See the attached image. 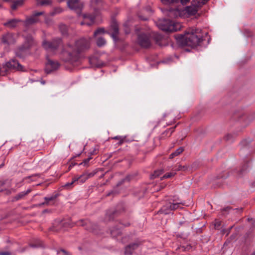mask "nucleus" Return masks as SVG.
Returning a JSON list of instances; mask_svg holds the SVG:
<instances>
[{
    "mask_svg": "<svg viewBox=\"0 0 255 255\" xmlns=\"http://www.w3.org/2000/svg\"><path fill=\"white\" fill-rule=\"evenodd\" d=\"M92 38L81 37L75 41L68 42L61 52V59L65 62L73 63L78 61L80 54L89 50Z\"/></svg>",
    "mask_w": 255,
    "mask_h": 255,
    "instance_id": "f257e3e1",
    "label": "nucleus"
},
{
    "mask_svg": "<svg viewBox=\"0 0 255 255\" xmlns=\"http://www.w3.org/2000/svg\"><path fill=\"white\" fill-rule=\"evenodd\" d=\"M175 38L181 46L194 47L199 45L203 41V34L200 29L192 28L188 30L184 35H176Z\"/></svg>",
    "mask_w": 255,
    "mask_h": 255,
    "instance_id": "f03ea898",
    "label": "nucleus"
},
{
    "mask_svg": "<svg viewBox=\"0 0 255 255\" xmlns=\"http://www.w3.org/2000/svg\"><path fill=\"white\" fill-rule=\"evenodd\" d=\"M157 26L162 30L169 32L179 30L182 27L180 23L175 22L168 19L159 20L157 22Z\"/></svg>",
    "mask_w": 255,
    "mask_h": 255,
    "instance_id": "7ed1b4c3",
    "label": "nucleus"
},
{
    "mask_svg": "<svg viewBox=\"0 0 255 255\" xmlns=\"http://www.w3.org/2000/svg\"><path fill=\"white\" fill-rule=\"evenodd\" d=\"M36 44V42L31 35H27L25 36L23 44L15 49V55L19 57H23L24 52L34 46Z\"/></svg>",
    "mask_w": 255,
    "mask_h": 255,
    "instance_id": "20e7f679",
    "label": "nucleus"
},
{
    "mask_svg": "<svg viewBox=\"0 0 255 255\" xmlns=\"http://www.w3.org/2000/svg\"><path fill=\"white\" fill-rule=\"evenodd\" d=\"M183 205L184 203L178 202L177 199L171 198L163 206L159 212L164 214H168L171 211L181 208V206Z\"/></svg>",
    "mask_w": 255,
    "mask_h": 255,
    "instance_id": "39448f33",
    "label": "nucleus"
},
{
    "mask_svg": "<svg viewBox=\"0 0 255 255\" xmlns=\"http://www.w3.org/2000/svg\"><path fill=\"white\" fill-rule=\"evenodd\" d=\"M2 65L3 70L2 71L4 73V75L12 71H22L23 69L22 65L14 59L9 60Z\"/></svg>",
    "mask_w": 255,
    "mask_h": 255,
    "instance_id": "423d86ee",
    "label": "nucleus"
},
{
    "mask_svg": "<svg viewBox=\"0 0 255 255\" xmlns=\"http://www.w3.org/2000/svg\"><path fill=\"white\" fill-rule=\"evenodd\" d=\"M17 38V35L12 32H7L2 35L0 39L3 44L10 45L15 44Z\"/></svg>",
    "mask_w": 255,
    "mask_h": 255,
    "instance_id": "0eeeda50",
    "label": "nucleus"
},
{
    "mask_svg": "<svg viewBox=\"0 0 255 255\" xmlns=\"http://www.w3.org/2000/svg\"><path fill=\"white\" fill-rule=\"evenodd\" d=\"M96 172L93 171L92 172H85L81 175H76L74 177V181L79 182L80 183H84L87 179L94 176Z\"/></svg>",
    "mask_w": 255,
    "mask_h": 255,
    "instance_id": "6e6552de",
    "label": "nucleus"
},
{
    "mask_svg": "<svg viewBox=\"0 0 255 255\" xmlns=\"http://www.w3.org/2000/svg\"><path fill=\"white\" fill-rule=\"evenodd\" d=\"M67 6L70 9L76 11L78 14L80 13L82 5L79 0H68L67 1Z\"/></svg>",
    "mask_w": 255,
    "mask_h": 255,
    "instance_id": "1a4fd4ad",
    "label": "nucleus"
},
{
    "mask_svg": "<svg viewBox=\"0 0 255 255\" xmlns=\"http://www.w3.org/2000/svg\"><path fill=\"white\" fill-rule=\"evenodd\" d=\"M141 245V242L139 241L129 244L125 248V254L126 255H132L134 252L135 250L140 248Z\"/></svg>",
    "mask_w": 255,
    "mask_h": 255,
    "instance_id": "9d476101",
    "label": "nucleus"
},
{
    "mask_svg": "<svg viewBox=\"0 0 255 255\" xmlns=\"http://www.w3.org/2000/svg\"><path fill=\"white\" fill-rule=\"evenodd\" d=\"M137 42L138 44L143 47L147 48L150 45L149 36L144 33L138 35Z\"/></svg>",
    "mask_w": 255,
    "mask_h": 255,
    "instance_id": "9b49d317",
    "label": "nucleus"
},
{
    "mask_svg": "<svg viewBox=\"0 0 255 255\" xmlns=\"http://www.w3.org/2000/svg\"><path fill=\"white\" fill-rule=\"evenodd\" d=\"M43 13L44 12L43 11L34 12L32 16L27 18L26 20L24 21L25 25L27 26L37 22L39 21L37 16L39 15H42Z\"/></svg>",
    "mask_w": 255,
    "mask_h": 255,
    "instance_id": "f8f14e48",
    "label": "nucleus"
},
{
    "mask_svg": "<svg viewBox=\"0 0 255 255\" xmlns=\"http://www.w3.org/2000/svg\"><path fill=\"white\" fill-rule=\"evenodd\" d=\"M76 223H72L70 224L69 226L70 227H73ZM76 225L78 226H86L85 229L88 230L93 231V229L90 228V227L92 225V223L88 220H80L77 222Z\"/></svg>",
    "mask_w": 255,
    "mask_h": 255,
    "instance_id": "ddd939ff",
    "label": "nucleus"
},
{
    "mask_svg": "<svg viewBox=\"0 0 255 255\" xmlns=\"http://www.w3.org/2000/svg\"><path fill=\"white\" fill-rule=\"evenodd\" d=\"M21 20L19 19L13 18L7 20L3 23V25L9 28H14L16 27L18 24L20 22Z\"/></svg>",
    "mask_w": 255,
    "mask_h": 255,
    "instance_id": "4468645a",
    "label": "nucleus"
},
{
    "mask_svg": "<svg viewBox=\"0 0 255 255\" xmlns=\"http://www.w3.org/2000/svg\"><path fill=\"white\" fill-rule=\"evenodd\" d=\"M199 8H200L199 6H197V4H194L192 1V4L190 6L186 7L185 11L189 15H194L197 12Z\"/></svg>",
    "mask_w": 255,
    "mask_h": 255,
    "instance_id": "2eb2a0df",
    "label": "nucleus"
},
{
    "mask_svg": "<svg viewBox=\"0 0 255 255\" xmlns=\"http://www.w3.org/2000/svg\"><path fill=\"white\" fill-rule=\"evenodd\" d=\"M61 43L62 41L60 38L54 39L50 43H49V53L57 49Z\"/></svg>",
    "mask_w": 255,
    "mask_h": 255,
    "instance_id": "dca6fc26",
    "label": "nucleus"
},
{
    "mask_svg": "<svg viewBox=\"0 0 255 255\" xmlns=\"http://www.w3.org/2000/svg\"><path fill=\"white\" fill-rule=\"evenodd\" d=\"M60 64L57 61L49 59V74L58 69Z\"/></svg>",
    "mask_w": 255,
    "mask_h": 255,
    "instance_id": "f3484780",
    "label": "nucleus"
},
{
    "mask_svg": "<svg viewBox=\"0 0 255 255\" xmlns=\"http://www.w3.org/2000/svg\"><path fill=\"white\" fill-rule=\"evenodd\" d=\"M95 17H96L95 15H92L91 14H84L83 18L85 20L86 19H89L90 20V21L89 22H87V21H85L84 22H81L80 24L82 25H84V24H86L87 25H91L94 22V20H95Z\"/></svg>",
    "mask_w": 255,
    "mask_h": 255,
    "instance_id": "a211bd4d",
    "label": "nucleus"
},
{
    "mask_svg": "<svg viewBox=\"0 0 255 255\" xmlns=\"http://www.w3.org/2000/svg\"><path fill=\"white\" fill-rule=\"evenodd\" d=\"M111 29L113 30V32L111 34V36L114 40L116 41L118 39L119 34V27L118 24L116 23H113L111 26Z\"/></svg>",
    "mask_w": 255,
    "mask_h": 255,
    "instance_id": "6ab92c4d",
    "label": "nucleus"
},
{
    "mask_svg": "<svg viewBox=\"0 0 255 255\" xmlns=\"http://www.w3.org/2000/svg\"><path fill=\"white\" fill-rule=\"evenodd\" d=\"M25 0H16L13 1L12 4L11 5V8L13 10H15L18 7L22 6Z\"/></svg>",
    "mask_w": 255,
    "mask_h": 255,
    "instance_id": "aec40b11",
    "label": "nucleus"
},
{
    "mask_svg": "<svg viewBox=\"0 0 255 255\" xmlns=\"http://www.w3.org/2000/svg\"><path fill=\"white\" fill-rule=\"evenodd\" d=\"M31 189H28L25 191H23L17 194L14 197V199L15 200L17 201L19 200L22 198H23L25 196L27 195L28 194H29L30 192H31Z\"/></svg>",
    "mask_w": 255,
    "mask_h": 255,
    "instance_id": "412c9836",
    "label": "nucleus"
},
{
    "mask_svg": "<svg viewBox=\"0 0 255 255\" xmlns=\"http://www.w3.org/2000/svg\"><path fill=\"white\" fill-rule=\"evenodd\" d=\"M180 12L178 9H170L169 11L168 15L170 17H176L180 16Z\"/></svg>",
    "mask_w": 255,
    "mask_h": 255,
    "instance_id": "4be33fe9",
    "label": "nucleus"
},
{
    "mask_svg": "<svg viewBox=\"0 0 255 255\" xmlns=\"http://www.w3.org/2000/svg\"><path fill=\"white\" fill-rule=\"evenodd\" d=\"M184 151V148L183 147H180L176 150L175 151L172 152L170 155L169 158L172 159L175 156H178Z\"/></svg>",
    "mask_w": 255,
    "mask_h": 255,
    "instance_id": "5701e85b",
    "label": "nucleus"
},
{
    "mask_svg": "<svg viewBox=\"0 0 255 255\" xmlns=\"http://www.w3.org/2000/svg\"><path fill=\"white\" fill-rule=\"evenodd\" d=\"M117 215L118 212L117 211L110 212L106 214V220L108 221L113 220Z\"/></svg>",
    "mask_w": 255,
    "mask_h": 255,
    "instance_id": "b1692460",
    "label": "nucleus"
},
{
    "mask_svg": "<svg viewBox=\"0 0 255 255\" xmlns=\"http://www.w3.org/2000/svg\"><path fill=\"white\" fill-rule=\"evenodd\" d=\"M209 0H193V3L197 4V6L201 7L205 4Z\"/></svg>",
    "mask_w": 255,
    "mask_h": 255,
    "instance_id": "393cba45",
    "label": "nucleus"
},
{
    "mask_svg": "<svg viewBox=\"0 0 255 255\" xmlns=\"http://www.w3.org/2000/svg\"><path fill=\"white\" fill-rule=\"evenodd\" d=\"M96 43L99 47H102L106 44V41L103 37H100L98 38Z\"/></svg>",
    "mask_w": 255,
    "mask_h": 255,
    "instance_id": "a878e982",
    "label": "nucleus"
},
{
    "mask_svg": "<svg viewBox=\"0 0 255 255\" xmlns=\"http://www.w3.org/2000/svg\"><path fill=\"white\" fill-rule=\"evenodd\" d=\"M176 127H174L173 128H171L166 130H165L164 132L162 133L163 136H170L171 134L174 131V129Z\"/></svg>",
    "mask_w": 255,
    "mask_h": 255,
    "instance_id": "bb28decb",
    "label": "nucleus"
},
{
    "mask_svg": "<svg viewBox=\"0 0 255 255\" xmlns=\"http://www.w3.org/2000/svg\"><path fill=\"white\" fill-rule=\"evenodd\" d=\"M121 232L120 229H113L111 231V234L113 237H116L121 234Z\"/></svg>",
    "mask_w": 255,
    "mask_h": 255,
    "instance_id": "cd10ccee",
    "label": "nucleus"
},
{
    "mask_svg": "<svg viewBox=\"0 0 255 255\" xmlns=\"http://www.w3.org/2000/svg\"><path fill=\"white\" fill-rule=\"evenodd\" d=\"M59 29L63 35H66L67 33V27L63 24H61L59 25Z\"/></svg>",
    "mask_w": 255,
    "mask_h": 255,
    "instance_id": "c85d7f7f",
    "label": "nucleus"
},
{
    "mask_svg": "<svg viewBox=\"0 0 255 255\" xmlns=\"http://www.w3.org/2000/svg\"><path fill=\"white\" fill-rule=\"evenodd\" d=\"M106 32L104 28H99L94 33V37H96L99 34H103Z\"/></svg>",
    "mask_w": 255,
    "mask_h": 255,
    "instance_id": "c756f323",
    "label": "nucleus"
},
{
    "mask_svg": "<svg viewBox=\"0 0 255 255\" xmlns=\"http://www.w3.org/2000/svg\"><path fill=\"white\" fill-rule=\"evenodd\" d=\"M176 174L175 172H171L169 173H166L164 175H163L162 177H161V179L162 180L164 178H168L174 176Z\"/></svg>",
    "mask_w": 255,
    "mask_h": 255,
    "instance_id": "7c9ffc66",
    "label": "nucleus"
},
{
    "mask_svg": "<svg viewBox=\"0 0 255 255\" xmlns=\"http://www.w3.org/2000/svg\"><path fill=\"white\" fill-rule=\"evenodd\" d=\"M189 168V166L186 165H178L177 168L175 170L176 171H185L187 170Z\"/></svg>",
    "mask_w": 255,
    "mask_h": 255,
    "instance_id": "2f4dec72",
    "label": "nucleus"
},
{
    "mask_svg": "<svg viewBox=\"0 0 255 255\" xmlns=\"http://www.w3.org/2000/svg\"><path fill=\"white\" fill-rule=\"evenodd\" d=\"M57 254L58 255H71L69 252L64 249H60L58 251Z\"/></svg>",
    "mask_w": 255,
    "mask_h": 255,
    "instance_id": "473e14b6",
    "label": "nucleus"
},
{
    "mask_svg": "<svg viewBox=\"0 0 255 255\" xmlns=\"http://www.w3.org/2000/svg\"><path fill=\"white\" fill-rule=\"evenodd\" d=\"M62 11V8L60 7L54 8L53 11L50 13L51 15H54L55 14L61 13Z\"/></svg>",
    "mask_w": 255,
    "mask_h": 255,
    "instance_id": "72a5a7b5",
    "label": "nucleus"
},
{
    "mask_svg": "<svg viewBox=\"0 0 255 255\" xmlns=\"http://www.w3.org/2000/svg\"><path fill=\"white\" fill-rule=\"evenodd\" d=\"M113 139L119 140L120 144H122L124 141V138H123V137L120 136H115V137H113Z\"/></svg>",
    "mask_w": 255,
    "mask_h": 255,
    "instance_id": "f704fd0d",
    "label": "nucleus"
},
{
    "mask_svg": "<svg viewBox=\"0 0 255 255\" xmlns=\"http://www.w3.org/2000/svg\"><path fill=\"white\" fill-rule=\"evenodd\" d=\"M38 5H43L48 3V0H36Z\"/></svg>",
    "mask_w": 255,
    "mask_h": 255,
    "instance_id": "c9c22d12",
    "label": "nucleus"
},
{
    "mask_svg": "<svg viewBox=\"0 0 255 255\" xmlns=\"http://www.w3.org/2000/svg\"><path fill=\"white\" fill-rule=\"evenodd\" d=\"M161 2L165 4H168L171 3L175 2V0H160Z\"/></svg>",
    "mask_w": 255,
    "mask_h": 255,
    "instance_id": "e433bc0d",
    "label": "nucleus"
},
{
    "mask_svg": "<svg viewBox=\"0 0 255 255\" xmlns=\"http://www.w3.org/2000/svg\"><path fill=\"white\" fill-rule=\"evenodd\" d=\"M42 46L46 50L48 49V42L46 39H43Z\"/></svg>",
    "mask_w": 255,
    "mask_h": 255,
    "instance_id": "4c0bfd02",
    "label": "nucleus"
},
{
    "mask_svg": "<svg viewBox=\"0 0 255 255\" xmlns=\"http://www.w3.org/2000/svg\"><path fill=\"white\" fill-rule=\"evenodd\" d=\"M190 0H175V2H181L182 4H186Z\"/></svg>",
    "mask_w": 255,
    "mask_h": 255,
    "instance_id": "58836bf2",
    "label": "nucleus"
},
{
    "mask_svg": "<svg viewBox=\"0 0 255 255\" xmlns=\"http://www.w3.org/2000/svg\"><path fill=\"white\" fill-rule=\"evenodd\" d=\"M76 181H74V177L72 178V181L71 182H69V183H66L65 185H64V187L65 188H68L69 187L72 186L74 183H75Z\"/></svg>",
    "mask_w": 255,
    "mask_h": 255,
    "instance_id": "ea45409f",
    "label": "nucleus"
},
{
    "mask_svg": "<svg viewBox=\"0 0 255 255\" xmlns=\"http://www.w3.org/2000/svg\"><path fill=\"white\" fill-rule=\"evenodd\" d=\"M162 172V170L156 171H155L154 174L153 175V176H154V178H155L156 177L159 176L161 174Z\"/></svg>",
    "mask_w": 255,
    "mask_h": 255,
    "instance_id": "a19ab883",
    "label": "nucleus"
},
{
    "mask_svg": "<svg viewBox=\"0 0 255 255\" xmlns=\"http://www.w3.org/2000/svg\"><path fill=\"white\" fill-rule=\"evenodd\" d=\"M221 225V223L220 221H216L214 224L215 228L216 229H218Z\"/></svg>",
    "mask_w": 255,
    "mask_h": 255,
    "instance_id": "79ce46f5",
    "label": "nucleus"
},
{
    "mask_svg": "<svg viewBox=\"0 0 255 255\" xmlns=\"http://www.w3.org/2000/svg\"><path fill=\"white\" fill-rule=\"evenodd\" d=\"M0 255H11V253L9 252H1Z\"/></svg>",
    "mask_w": 255,
    "mask_h": 255,
    "instance_id": "37998d69",
    "label": "nucleus"
},
{
    "mask_svg": "<svg viewBox=\"0 0 255 255\" xmlns=\"http://www.w3.org/2000/svg\"><path fill=\"white\" fill-rule=\"evenodd\" d=\"M91 159V157L88 158L84 160V161L81 164H84V165H86L90 161V160Z\"/></svg>",
    "mask_w": 255,
    "mask_h": 255,
    "instance_id": "c03bdc74",
    "label": "nucleus"
},
{
    "mask_svg": "<svg viewBox=\"0 0 255 255\" xmlns=\"http://www.w3.org/2000/svg\"><path fill=\"white\" fill-rule=\"evenodd\" d=\"M2 71H3L2 70V65H0V75H2V76L5 75L4 73L3 72H2Z\"/></svg>",
    "mask_w": 255,
    "mask_h": 255,
    "instance_id": "a18cd8bd",
    "label": "nucleus"
},
{
    "mask_svg": "<svg viewBox=\"0 0 255 255\" xmlns=\"http://www.w3.org/2000/svg\"><path fill=\"white\" fill-rule=\"evenodd\" d=\"M55 224H56L57 226H59L60 227L61 223L60 221H58L55 222Z\"/></svg>",
    "mask_w": 255,
    "mask_h": 255,
    "instance_id": "49530a36",
    "label": "nucleus"
},
{
    "mask_svg": "<svg viewBox=\"0 0 255 255\" xmlns=\"http://www.w3.org/2000/svg\"><path fill=\"white\" fill-rule=\"evenodd\" d=\"M5 181H0V187L3 186L5 184Z\"/></svg>",
    "mask_w": 255,
    "mask_h": 255,
    "instance_id": "de8ad7c7",
    "label": "nucleus"
},
{
    "mask_svg": "<svg viewBox=\"0 0 255 255\" xmlns=\"http://www.w3.org/2000/svg\"><path fill=\"white\" fill-rule=\"evenodd\" d=\"M125 32H126V34L129 33V30L128 29H125Z\"/></svg>",
    "mask_w": 255,
    "mask_h": 255,
    "instance_id": "09e8293b",
    "label": "nucleus"
},
{
    "mask_svg": "<svg viewBox=\"0 0 255 255\" xmlns=\"http://www.w3.org/2000/svg\"><path fill=\"white\" fill-rule=\"evenodd\" d=\"M129 225V223H127V224H123V226H124V227L128 226Z\"/></svg>",
    "mask_w": 255,
    "mask_h": 255,
    "instance_id": "8fccbe9b",
    "label": "nucleus"
},
{
    "mask_svg": "<svg viewBox=\"0 0 255 255\" xmlns=\"http://www.w3.org/2000/svg\"><path fill=\"white\" fill-rule=\"evenodd\" d=\"M56 227L53 226V228L52 229L54 231H57L58 229L55 228Z\"/></svg>",
    "mask_w": 255,
    "mask_h": 255,
    "instance_id": "3c124183",
    "label": "nucleus"
},
{
    "mask_svg": "<svg viewBox=\"0 0 255 255\" xmlns=\"http://www.w3.org/2000/svg\"><path fill=\"white\" fill-rule=\"evenodd\" d=\"M53 197H50V198H49V197L48 200H49V201L52 200H53Z\"/></svg>",
    "mask_w": 255,
    "mask_h": 255,
    "instance_id": "603ef678",
    "label": "nucleus"
},
{
    "mask_svg": "<svg viewBox=\"0 0 255 255\" xmlns=\"http://www.w3.org/2000/svg\"><path fill=\"white\" fill-rule=\"evenodd\" d=\"M251 221L254 222V226H255V221H253V219H251Z\"/></svg>",
    "mask_w": 255,
    "mask_h": 255,
    "instance_id": "864d4df0",
    "label": "nucleus"
},
{
    "mask_svg": "<svg viewBox=\"0 0 255 255\" xmlns=\"http://www.w3.org/2000/svg\"><path fill=\"white\" fill-rule=\"evenodd\" d=\"M4 166V163H2L1 164V165H0V167H2Z\"/></svg>",
    "mask_w": 255,
    "mask_h": 255,
    "instance_id": "5fc2aeb1",
    "label": "nucleus"
},
{
    "mask_svg": "<svg viewBox=\"0 0 255 255\" xmlns=\"http://www.w3.org/2000/svg\"><path fill=\"white\" fill-rule=\"evenodd\" d=\"M251 255H255V251L251 254Z\"/></svg>",
    "mask_w": 255,
    "mask_h": 255,
    "instance_id": "6e6d98bb",
    "label": "nucleus"
},
{
    "mask_svg": "<svg viewBox=\"0 0 255 255\" xmlns=\"http://www.w3.org/2000/svg\"><path fill=\"white\" fill-rule=\"evenodd\" d=\"M114 2H117L119 1V0H113Z\"/></svg>",
    "mask_w": 255,
    "mask_h": 255,
    "instance_id": "4d7b16f0",
    "label": "nucleus"
},
{
    "mask_svg": "<svg viewBox=\"0 0 255 255\" xmlns=\"http://www.w3.org/2000/svg\"><path fill=\"white\" fill-rule=\"evenodd\" d=\"M230 209V208L227 207L226 209H225V210H227Z\"/></svg>",
    "mask_w": 255,
    "mask_h": 255,
    "instance_id": "13d9d810",
    "label": "nucleus"
},
{
    "mask_svg": "<svg viewBox=\"0 0 255 255\" xmlns=\"http://www.w3.org/2000/svg\"><path fill=\"white\" fill-rule=\"evenodd\" d=\"M45 72H46V73H48V71H47V69H45Z\"/></svg>",
    "mask_w": 255,
    "mask_h": 255,
    "instance_id": "bf43d9fd",
    "label": "nucleus"
},
{
    "mask_svg": "<svg viewBox=\"0 0 255 255\" xmlns=\"http://www.w3.org/2000/svg\"><path fill=\"white\" fill-rule=\"evenodd\" d=\"M42 84H45V82H42Z\"/></svg>",
    "mask_w": 255,
    "mask_h": 255,
    "instance_id": "052dcab7",
    "label": "nucleus"
},
{
    "mask_svg": "<svg viewBox=\"0 0 255 255\" xmlns=\"http://www.w3.org/2000/svg\"><path fill=\"white\" fill-rule=\"evenodd\" d=\"M45 200H47V197H45Z\"/></svg>",
    "mask_w": 255,
    "mask_h": 255,
    "instance_id": "680f3d73",
    "label": "nucleus"
},
{
    "mask_svg": "<svg viewBox=\"0 0 255 255\" xmlns=\"http://www.w3.org/2000/svg\"><path fill=\"white\" fill-rule=\"evenodd\" d=\"M205 34L207 35V32H205Z\"/></svg>",
    "mask_w": 255,
    "mask_h": 255,
    "instance_id": "e2e57ef3",
    "label": "nucleus"
},
{
    "mask_svg": "<svg viewBox=\"0 0 255 255\" xmlns=\"http://www.w3.org/2000/svg\"><path fill=\"white\" fill-rule=\"evenodd\" d=\"M1 6V4L0 3V7Z\"/></svg>",
    "mask_w": 255,
    "mask_h": 255,
    "instance_id": "0e129e2a",
    "label": "nucleus"
}]
</instances>
